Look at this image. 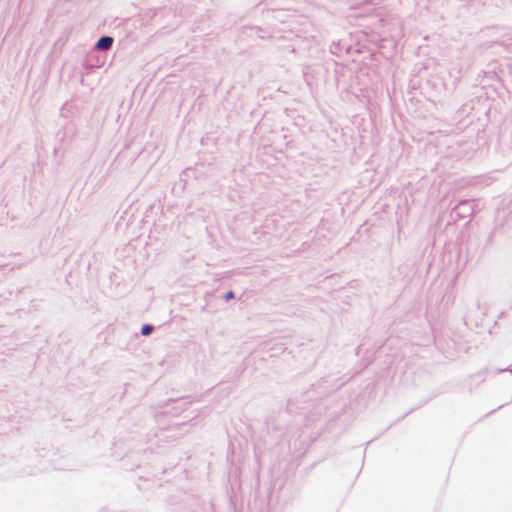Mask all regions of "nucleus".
<instances>
[{
  "mask_svg": "<svg viewBox=\"0 0 512 512\" xmlns=\"http://www.w3.org/2000/svg\"><path fill=\"white\" fill-rule=\"evenodd\" d=\"M113 44V38L112 37H102L98 40L96 47L100 50H107L111 48Z\"/></svg>",
  "mask_w": 512,
  "mask_h": 512,
  "instance_id": "1",
  "label": "nucleus"
},
{
  "mask_svg": "<svg viewBox=\"0 0 512 512\" xmlns=\"http://www.w3.org/2000/svg\"><path fill=\"white\" fill-rule=\"evenodd\" d=\"M225 298H226V300H229V299L234 298V294H233V292H228V293L226 294Z\"/></svg>",
  "mask_w": 512,
  "mask_h": 512,
  "instance_id": "3",
  "label": "nucleus"
},
{
  "mask_svg": "<svg viewBox=\"0 0 512 512\" xmlns=\"http://www.w3.org/2000/svg\"><path fill=\"white\" fill-rule=\"evenodd\" d=\"M151 331H152V327L150 325H143V327L141 329V333L144 336L149 335L151 333Z\"/></svg>",
  "mask_w": 512,
  "mask_h": 512,
  "instance_id": "2",
  "label": "nucleus"
}]
</instances>
